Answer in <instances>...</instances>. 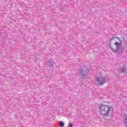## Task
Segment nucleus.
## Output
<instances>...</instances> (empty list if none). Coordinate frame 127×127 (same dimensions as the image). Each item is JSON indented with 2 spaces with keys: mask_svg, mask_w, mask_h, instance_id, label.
<instances>
[{
  "mask_svg": "<svg viewBox=\"0 0 127 127\" xmlns=\"http://www.w3.org/2000/svg\"><path fill=\"white\" fill-rule=\"evenodd\" d=\"M109 48L113 51H119L122 49V41L118 37H112L110 39Z\"/></svg>",
  "mask_w": 127,
  "mask_h": 127,
  "instance_id": "obj_1",
  "label": "nucleus"
},
{
  "mask_svg": "<svg viewBox=\"0 0 127 127\" xmlns=\"http://www.w3.org/2000/svg\"><path fill=\"white\" fill-rule=\"evenodd\" d=\"M100 113L102 116H107L110 114V107L107 105H101Z\"/></svg>",
  "mask_w": 127,
  "mask_h": 127,
  "instance_id": "obj_2",
  "label": "nucleus"
},
{
  "mask_svg": "<svg viewBox=\"0 0 127 127\" xmlns=\"http://www.w3.org/2000/svg\"><path fill=\"white\" fill-rule=\"evenodd\" d=\"M96 81L99 84H105L106 83V79L103 76L98 77L96 78Z\"/></svg>",
  "mask_w": 127,
  "mask_h": 127,
  "instance_id": "obj_3",
  "label": "nucleus"
},
{
  "mask_svg": "<svg viewBox=\"0 0 127 127\" xmlns=\"http://www.w3.org/2000/svg\"><path fill=\"white\" fill-rule=\"evenodd\" d=\"M60 127H64V123H63V122H61L60 123Z\"/></svg>",
  "mask_w": 127,
  "mask_h": 127,
  "instance_id": "obj_4",
  "label": "nucleus"
},
{
  "mask_svg": "<svg viewBox=\"0 0 127 127\" xmlns=\"http://www.w3.org/2000/svg\"><path fill=\"white\" fill-rule=\"evenodd\" d=\"M125 72H126V69H123L122 70V73H125Z\"/></svg>",
  "mask_w": 127,
  "mask_h": 127,
  "instance_id": "obj_5",
  "label": "nucleus"
},
{
  "mask_svg": "<svg viewBox=\"0 0 127 127\" xmlns=\"http://www.w3.org/2000/svg\"><path fill=\"white\" fill-rule=\"evenodd\" d=\"M68 127H73V125L72 124H69V126Z\"/></svg>",
  "mask_w": 127,
  "mask_h": 127,
  "instance_id": "obj_6",
  "label": "nucleus"
},
{
  "mask_svg": "<svg viewBox=\"0 0 127 127\" xmlns=\"http://www.w3.org/2000/svg\"><path fill=\"white\" fill-rule=\"evenodd\" d=\"M125 123H127V119L125 120Z\"/></svg>",
  "mask_w": 127,
  "mask_h": 127,
  "instance_id": "obj_7",
  "label": "nucleus"
}]
</instances>
